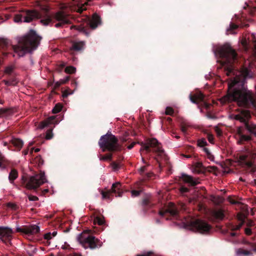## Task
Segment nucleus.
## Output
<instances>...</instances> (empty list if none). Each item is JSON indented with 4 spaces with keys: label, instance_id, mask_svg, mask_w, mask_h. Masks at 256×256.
Segmentation results:
<instances>
[{
    "label": "nucleus",
    "instance_id": "obj_64",
    "mask_svg": "<svg viewBox=\"0 0 256 256\" xmlns=\"http://www.w3.org/2000/svg\"><path fill=\"white\" fill-rule=\"evenodd\" d=\"M145 169H146L145 166H142L138 170H139L140 172L142 173L145 170Z\"/></svg>",
    "mask_w": 256,
    "mask_h": 256
},
{
    "label": "nucleus",
    "instance_id": "obj_60",
    "mask_svg": "<svg viewBox=\"0 0 256 256\" xmlns=\"http://www.w3.org/2000/svg\"><path fill=\"white\" fill-rule=\"evenodd\" d=\"M246 224L248 226H254V222L251 220H248Z\"/></svg>",
    "mask_w": 256,
    "mask_h": 256
},
{
    "label": "nucleus",
    "instance_id": "obj_1",
    "mask_svg": "<svg viewBox=\"0 0 256 256\" xmlns=\"http://www.w3.org/2000/svg\"><path fill=\"white\" fill-rule=\"evenodd\" d=\"M252 77V73L248 68H244L236 72V77L228 83L227 94L219 99L222 104L236 102L242 106L250 103L254 104L256 96L252 95L244 86L245 80Z\"/></svg>",
    "mask_w": 256,
    "mask_h": 256
},
{
    "label": "nucleus",
    "instance_id": "obj_59",
    "mask_svg": "<svg viewBox=\"0 0 256 256\" xmlns=\"http://www.w3.org/2000/svg\"><path fill=\"white\" fill-rule=\"evenodd\" d=\"M180 190L182 192H186L188 191V189L186 188L182 187Z\"/></svg>",
    "mask_w": 256,
    "mask_h": 256
},
{
    "label": "nucleus",
    "instance_id": "obj_10",
    "mask_svg": "<svg viewBox=\"0 0 256 256\" xmlns=\"http://www.w3.org/2000/svg\"><path fill=\"white\" fill-rule=\"evenodd\" d=\"M256 158V152H250L246 154L240 156L239 161L242 164H244L246 167L250 168L252 166L253 160Z\"/></svg>",
    "mask_w": 256,
    "mask_h": 256
},
{
    "label": "nucleus",
    "instance_id": "obj_50",
    "mask_svg": "<svg viewBox=\"0 0 256 256\" xmlns=\"http://www.w3.org/2000/svg\"><path fill=\"white\" fill-rule=\"evenodd\" d=\"M208 140L210 143H212V144L214 143V136L212 134H208Z\"/></svg>",
    "mask_w": 256,
    "mask_h": 256
},
{
    "label": "nucleus",
    "instance_id": "obj_4",
    "mask_svg": "<svg viewBox=\"0 0 256 256\" xmlns=\"http://www.w3.org/2000/svg\"><path fill=\"white\" fill-rule=\"evenodd\" d=\"M98 144L104 152L106 150L110 151H116L120 148L117 138L114 135L110 134H106L102 136Z\"/></svg>",
    "mask_w": 256,
    "mask_h": 256
},
{
    "label": "nucleus",
    "instance_id": "obj_35",
    "mask_svg": "<svg viewBox=\"0 0 256 256\" xmlns=\"http://www.w3.org/2000/svg\"><path fill=\"white\" fill-rule=\"evenodd\" d=\"M110 192H112L110 190L106 192L102 191L101 194L102 195V199L109 198Z\"/></svg>",
    "mask_w": 256,
    "mask_h": 256
},
{
    "label": "nucleus",
    "instance_id": "obj_11",
    "mask_svg": "<svg viewBox=\"0 0 256 256\" xmlns=\"http://www.w3.org/2000/svg\"><path fill=\"white\" fill-rule=\"evenodd\" d=\"M87 2H82L81 0H72L68 4V7L71 10L76 11L79 13H82L86 10V6L88 5V1L91 0H87Z\"/></svg>",
    "mask_w": 256,
    "mask_h": 256
},
{
    "label": "nucleus",
    "instance_id": "obj_12",
    "mask_svg": "<svg viewBox=\"0 0 256 256\" xmlns=\"http://www.w3.org/2000/svg\"><path fill=\"white\" fill-rule=\"evenodd\" d=\"M16 232H21L26 235L34 234L38 233L40 231L38 226L34 224L29 226H23L22 227L16 226Z\"/></svg>",
    "mask_w": 256,
    "mask_h": 256
},
{
    "label": "nucleus",
    "instance_id": "obj_7",
    "mask_svg": "<svg viewBox=\"0 0 256 256\" xmlns=\"http://www.w3.org/2000/svg\"><path fill=\"white\" fill-rule=\"evenodd\" d=\"M47 182L44 172L31 176L26 184L28 189H36Z\"/></svg>",
    "mask_w": 256,
    "mask_h": 256
},
{
    "label": "nucleus",
    "instance_id": "obj_37",
    "mask_svg": "<svg viewBox=\"0 0 256 256\" xmlns=\"http://www.w3.org/2000/svg\"><path fill=\"white\" fill-rule=\"evenodd\" d=\"M52 22V19L50 17H48L45 19L42 20L40 22L44 26H47Z\"/></svg>",
    "mask_w": 256,
    "mask_h": 256
},
{
    "label": "nucleus",
    "instance_id": "obj_29",
    "mask_svg": "<svg viewBox=\"0 0 256 256\" xmlns=\"http://www.w3.org/2000/svg\"><path fill=\"white\" fill-rule=\"evenodd\" d=\"M70 80V77L67 76L62 79L58 81L55 83V86L58 87L60 85L66 83Z\"/></svg>",
    "mask_w": 256,
    "mask_h": 256
},
{
    "label": "nucleus",
    "instance_id": "obj_17",
    "mask_svg": "<svg viewBox=\"0 0 256 256\" xmlns=\"http://www.w3.org/2000/svg\"><path fill=\"white\" fill-rule=\"evenodd\" d=\"M204 96L201 92H197L190 96V98L193 103L198 104L203 100Z\"/></svg>",
    "mask_w": 256,
    "mask_h": 256
},
{
    "label": "nucleus",
    "instance_id": "obj_3",
    "mask_svg": "<svg viewBox=\"0 0 256 256\" xmlns=\"http://www.w3.org/2000/svg\"><path fill=\"white\" fill-rule=\"evenodd\" d=\"M77 240L85 249L98 248L102 245V242L100 240L90 234L86 231L80 234L78 236Z\"/></svg>",
    "mask_w": 256,
    "mask_h": 256
},
{
    "label": "nucleus",
    "instance_id": "obj_9",
    "mask_svg": "<svg viewBox=\"0 0 256 256\" xmlns=\"http://www.w3.org/2000/svg\"><path fill=\"white\" fill-rule=\"evenodd\" d=\"M141 146L140 152L146 150V152H149L150 151V148H154V152H158L160 154L164 152L160 144L156 138L148 140L146 142H142Z\"/></svg>",
    "mask_w": 256,
    "mask_h": 256
},
{
    "label": "nucleus",
    "instance_id": "obj_6",
    "mask_svg": "<svg viewBox=\"0 0 256 256\" xmlns=\"http://www.w3.org/2000/svg\"><path fill=\"white\" fill-rule=\"evenodd\" d=\"M185 228L188 230L197 231L202 234L208 232L210 228L209 224L199 220L190 222L186 225Z\"/></svg>",
    "mask_w": 256,
    "mask_h": 256
},
{
    "label": "nucleus",
    "instance_id": "obj_52",
    "mask_svg": "<svg viewBox=\"0 0 256 256\" xmlns=\"http://www.w3.org/2000/svg\"><path fill=\"white\" fill-rule=\"evenodd\" d=\"M232 72V69L231 67H228L227 68L226 74L228 76H229L230 75V74Z\"/></svg>",
    "mask_w": 256,
    "mask_h": 256
},
{
    "label": "nucleus",
    "instance_id": "obj_38",
    "mask_svg": "<svg viewBox=\"0 0 256 256\" xmlns=\"http://www.w3.org/2000/svg\"><path fill=\"white\" fill-rule=\"evenodd\" d=\"M244 128L242 127L238 128L236 130V133L238 138L240 136V135H243L244 133Z\"/></svg>",
    "mask_w": 256,
    "mask_h": 256
},
{
    "label": "nucleus",
    "instance_id": "obj_54",
    "mask_svg": "<svg viewBox=\"0 0 256 256\" xmlns=\"http://www.w3.org/2000/svg\"><path fill=\"white\" fill-rule=\"evenodd\" d=\"M7 206L8 207H10V208H12L13 209H15L16 208V204H14V203H12V202H8L7 204Z\"/></svg>",
    "mask_w": 256,
    "mask_h": 256
},
{
    "label": "nucleus",
    "instance_id": "obj_25",
    "mask_svg": "<svg viewBox=\"0 0 256 256\" xmlns=\"http://www.w3.org/2000/svg\"><path fill=\"white\" fill-rule=\"evenodd\" d=\"M210 199L216 204H219L224 201L223 198L218 196H212Z\"/></svg>",
    "mask_w": 256,
    "mask_h": 256
},
{
    "label": "nucleus",
    "instance_id": "obj_46",
    "mask_svg": "<svg viewBox=\"0 0 256 256\" xmlns=\"http://www.w3.org/2000/svg\"><path fill=\"white\" fill-rule=\"evenodd\" d=\"M28 198L30 201H36L38 200V198L34 196L30 195Z\"/></svg>",
    "mask_w": 256,
    "mask_h": 256
},
{
    "label": "nucleus",
    "instance_id": "obj_27",
    "mask_svg": "<svg viewBox=\"0 0 256 256\" xmlns=\"http://www.w3.org/2000/svg\"><path fill=\"white\" fill-rule=\"evenodd\" d=\"M246 126L247 130L251 133L256 135V125L254 124H248L246 123Z\"/></svg>",
    "mask_w": 256,
    "mask_h": 256
},
{
    "label": "nucleus",
    "instance_id": "obj_63",
    "mask_svg": "<svg viewBox=\"0 0 256 256\" xmlns=\"http://www.w3.org/2000/svg\"><path fill=\"white\" fill-rule=\"evenodd\" d=\"M78 30L80 31V32H83L86 35H88V34L86 32L84 29V28H80L78 29Z\"/></svg>",
    "mask_w": 256,
    "mask_h": 256
},
{
    "label": "nucleus",
    "instance_id": "obj_43",
    "mask_svg": "<svg viewBox=\"0 0 256 256\" xmlns=\"http://www.w3.org/2000/svg\"><path fill=\"white\" fill-rule=\"evenodd\" d=\"M112 155L111 154H108L104 156H102L100 158V160H110L112 158Z\"/></svg>",
    "mask_w": 256,
    "mask_h": 256
},
{
    "label": "nucleus",
    "instance_id": "obj_53",
    "mask_svg": "<svg viewBox=\"0 0 256 256\" xmlns=\"http://www.w3.org/2000/svg\"><path fill=\"white\" fill-rule=\"evenodd\" d=\"M240 254H244L245 256H248L250 254V252L248 250H242V251L240 252Z\"/></svg>",
    "mask_w": 256,
    "mask_h": 256
},
{
    "label": "nucleus",
    "instance_id": "obj_56",
    "mask_svg": "<svg viewBox=\"0 0 256 256\" xmlns=\"http://www.w3.org/2000/svg\"><path fill=\"white\" fill-rule=\"evenodd\" d=\"M152 253L150 252H144L140 254H138L136 256H150Z\"/></svg>",
    "mask_w": 256,
    "mask_h": 256
},
{
    "label": "nucleus",
    "instance_id": "obj_19",
    "mask_svg": "<svg viewBox=\"0 0 256 256\" xmlns=\"http://www.w3.org/2000/svg\"><path fill=\"white\" fill-rule=\"evenodd\" d=\"M13 231L10 228H5L0 230V234L2 236L9 238L12 236Z\"/></svg>",
    "mask_w": 256,
    "mask_h": 256
},
{
    "label": "nucleus",
    "instance_id": "obj_51",
    "mask_svg": "<svg viewBox=\"0 0 256 256\" xmlns=\"http://www.w3.org/2000/svg\"><path fill=\"white\" fill-rule=\"evenodd\" d=\"M131 193L132 196H136L139 195L140 191L134 190L131 192Z\"/></svg>",
    "mask_w": 256,
    "mask_h": 256
},
{
    "label": "nucleus",
    "instance_id": "obj_42",
    "mask_svg": "<svg viewBox=\"0 0 256 256\" xmlns=\"http://www.w3.org/2000/svg\"><path fill=\"white\" fill-rule=\"evenodd\" d=\"M53 136V134L52 132V130H48L46 135V138L47 140H50L51 139Z\"/></svg>",
    "mask_w": 256,
    "mask_h": 256
},
{
    "label": "nucleus",
    "instance_id": "obj_34",
    "mask_svg": "<svg viewBox=\"0 0 256 256\" xmlns=\"http://www.w3.org/2000/svg\"><path fill=\"white\" fill-rule=\"evenodd\" d=\"M62 105L60 104H56L52 109V112L54 114L59 112L62 109Z\"/></svg>",
    "mask_w": 256,
    "mask_h": 256
},
{
    "label": "nucleus",
    "instance_id": "obj_20",
    "mask_svg": "<svg viewBox=\"0 0 256 256\" xmlns=\"http://www.w3.org/2000/svg\"><path fill=\"white\" fill-rule=\"evenodd\" d=\"M84 42H74L71 50H80L84 48Z\"/></svg>",
    "mask_w": 256,
    "mask_h": 256
},
{
    "label": "nucleus",
    "instance_id": "obj_22",
    "mask_svg": "<svg viewBox=\"0 0 256 256\" xmlns=\"http://www.w3.org/2000/svg\"><path fill=\"white\" fill-rule=\"evenodd\" d=\"M12 142L14 146L19 150L22 148L24 144L23 142L20 139L16 138H12Z\"/></svg>",
    "mask_w": 256,
    "mask_h": 256
},
{
    "label": "nucleus",
    "instance_id": "obj_47",
    "mask_svg": "<svg viewBox=\"0 0 256 256\" xmlns=\"http://www.w3.org/2000/svg\"><path fill=\"white\" fill-rule=\"evenodd\" d=\"M52 236L50 232L46 233L44 235V238L46 240H50L52 238Z\"/></svg>",
    "mask_w": 256,
    "mask_h": 256
},
{
    "label": "nucleus",
    "instance_id": "obj_32",
    "mask_svg": "<svg viewBox=\"0 0 256 256\" xmlns=\"http://www.w3.org/2000/svg\"><path fill=\"white\" fill-rule=\"evenodd\" d=\"M121 184L120 182H116L112 185V189L110 190L112 192H116L120 190Z\"/></svg>",
    "mask_w": 256,
    "mask_h": 256
},
{
    "label": "nucleus",
    "instance_id": "obj_16",
    "mask_svg": "<svg viewBox=\"0 0 256 256\" xmlns=\"http://www.w3.org/2000/svg\"><path fill=\"white\" fill-rule=\"evenodd\" d=\"M100 23V16L98 14H94L93 15L92 20L90 22V26L92 29H94L97 28Z\"/></svg>",
    "mask_w": 256,
    "mask_h": 256
},
{
    "label": "nucleus",
    "instance_id": "obj_40",
    "mask_svg": "<svg viewBox=\"0 0 256 256\" xmlns=\"http://www.w3.org/2000/svg\"><path fill=\"white\" fill-rule=\"evenodd\" d=\"M174 110L171 107H167L166 109L165 114L172 116L174 114Z\"/></svg>",
    "mask_w": 256,
    "mask_h": 256
},
{
    "label": "nucleus",
    "instance_id": "obj_13",
    "mask_svg": "<svg viewBox=\"0 0 256 256\" xmlns=\"http://www.w3.org/2000/svg\"><path fill=\"white\" fill-rule=\"evenodd\" d=\"M232 116L234 119L238 120L240 122H246L250 118V112L248 110H242L238 114H233Z\"/></svg>",
    "mask_w": 256,
    "mask_h": 256
},
{
    "label": "nucleus",
    "instance_id": "obj_26",
    "mask_svg": "<svg viewBox=\"0 0 256 256\" xmlns=\"http://www.w3.org/2000/svg\"><path fill=\"white\" fill-rule=\"evenodd\" d=\"M55 119V116H52L50 118H48V119H46V120L42 122V126L41 128H44L45 126H46L49 124H52V121Z\"/></svg>",
    "mask_w": 256,
    "mask_h": 256
},
{
    "label": "nucleus",
    "instance_id": "obj_14",
    "mask_svg": "<svg viewBox=\"0 0 256 256\" xmlns=\"http://www.w3.org/2000/svg\"><path fill=\"white\" fill-rule=\"evenodd\" d=\"M40 14L36 10L27 12L26 16H24V22H30L34 19L39 18Z\"/></svg>",
    "mask_w": 256,
    "mask_h": 256
},
{
    "label": "nucleus",
    "instance_id": "obj_21",
    "mask_svg": "<svg viewBox=\"0 0 256 256\" xmlns=\"http://www.w3.org/2000/svg\"><path fill=\"white\" fill-rule=\"evenodd\" d=\"M169 212L172 215L174 216L177 214V210L174 208V204L172 203L169 204L168 209L164 212H160V214L164 216V213L166 212Z\"/></svg>",
    "mask_w": 256,
    "mask_h": 256
},
{
    "label": "nucleus",
    "instance_id": "obj_24",
    "mask_svg": "<svg viewBox=\"0 0 256 256\" xmlns=\"http://www.w3.org/2000/svg\"><path fill=\"white\" fill-rule=\"evenodd\" d=\"M94 224H98L100 226L103 225L105 224V220L103 216H96L94 219Z\"/></svg>",
    "mask_w": 256,
    "mask_h": 256
},
{
    "label": "nucleus",
    "instance_id": "obj_15",
    "mask_svg": "<svg viewBox=\"0 0 256 256\" xmlns=\"http://www.w3.org/2000/svg\"><path fill=\"white\" fill-rule=\"evenodd\" d=\"M182 178L183 181L188 183L190 186H195L199 183L198 180L194 179L192 176L187 174H182Z\"/></svg>",
    "mask_w": 256,
    "mask_h": 256
},
{
    "label": "nucleus",
    "instance_id": "obj_2",
    "mask_svg": "<svg viewBox=\"0 0 256 256\" xmlns=\"http://www.w3.org/2000/svg\"><path fill=\"white\" fill-rule=\"evenodd\" d=\"M41 38L34 30H31L28 34L19 38L18 45L13 46L12 48L18 57L23 56L35 50Z\"/></svg>",
    "mask_w": 256,
    "mask_h": 256
},
{
    "label": "nucleus",
    "instance_id": "obj_8",
    "mask_svg": "<svg viewBox=\"0 0 256 256\" xmlns=\"http://www.w3.org/2000/svg\"><path fill=\"white\" fill-rule=\"evenodd\" d=\"M47 182L44 172L31 176L26 184L28 189H36Z\"/></svg>",
    "mask_w": 256,
    "mask_h": 256
},
{
    "label": "nucleus",
    "instance_id": "obj_23",
    "mask_svg": "<svg viewBox=\"0 0 256 256\" xmlns=\"http://www.w3.org/2000/svg\"><path fill=\"white\" fill-rule=\"evenodd\" d=\"M18 173L16 170H12L10 172L8 176L9 180L11 183H13L14 181L18 178Z\"/></svg>",
    "mask_w": 256,
    "mask_h": 256
},
{
    "label": "nucleus",
    "instance_id": "obj_57",
    "mask_svg": "<svg viewBox=\"0 0 256 256\" xmlns=\"http://www.w3.org/2000/svg\"><path fill=\"white\" fill-rule=\"evenodd\" d=\"M186 130H187L186 126H184V125L182 126L181 130L182 131V132H184V134H186Z\"/></svg>",
    "mask_w": 256,
    "mask_h": 256
},
{
    "label": "nucleus",
    "instance_id": "obj_5",
    "mask_svg": "<svg viewBox=\"0 0 256 256\" xmlns=\"http://www.w3.org/2000/svg\"><path fill=\"white\" fill-rule=\"evenodd\" d=\"M218 52L220 57L225 59L224 62L231 63L236 58L234 50L228 44L220 46L218 49Z\"/></svg>",
    "mask_w": 256,
    "mask_h": 256
},
{
    "label": "nucleus",
    "instance_id": "obj_58",
    "mask_svg": "<svg viewBox=\"0 0 256 256\" xmlns=\"http://www.w3.org/2000/svg\"><path fill=\"white\" fill-rule=\"evenodd\" d=\"M245 232L247 235H250L252 233V230L250 228H246L245 229Z\"/></svg>",
    "mask_w": 256,
    "mask_h": 256
},
{
    "label": "nucleus",
    "instance_id": "obj_31",
    "mask_svg": "<svg viewBox=\"0 0 256 256\" xmlns=\"http://www.w3.org/2000/svg\"><path fill=\"white\" fill-rule=\"evenodd\" d=\"M194 168L192 172L194 173L199 174L200 172V169L202 166V164L200 162H198L194 164Z\"/></svg>",
    "mask_w": 256,
    "mask_h": 256
},
{
    "label": "nucleus",
    "instance_id": "obj_48",
    "mask_svg": "<svg viewBox=\"0 0 256 256\" xmlns=\"http://www.w3.org/2000/svg\"><path fill=\"white\" fill-rule=\"evenodd\" d=\"M6 44H7L6 40L3 39V38L0 39V46L4 47V46H6Z\"/></svg>",
    "mask_w": 256,
    "mask_h": 256
},
{
    "label": "nucleus",
    "instance_id": "obj_44",
    "mask_svg": "<svg viewBox=\"0 0 256 256\" xmlns=\"http://www.w3.org/2000/svg\"><path fill=\"white\" fill-rule=\"evenodd\" d=\"M111 167L113 170H116L119 168L120 166L117 164L113 162L111 164Z\"/></svg>",
    "mask_w": 256,
    "mask_h": 256
},
{
    "label": "nucleus",
    "instance_id": "obj_30",
    "mask_svg": "<svg viewBox=\"0 0 256 256\" xmlns=\"http://www.w3.org/2000/svg\"><path fill=\"white\" fill-rule=\"evenodd\" d=\"M238 138V143L241 144H242L244 142L250 140V137L244 134L243 135H240V136Z\"/></svg>",
    "mask_w": 256,
    "mask_h": 256
},
{
    "label": "nucleus",
    "instance_id": "obj_62",
    "mask_svg": "<svg viewBox=\"0 0 256 256\" xmlns=\"http://www.w3.org/2000/svg\"><path fill=\"white\" fill-rule=\"evenodd\" d=\"M242 224H243L242 222H240V224L236 226V227L234 228V230H236L240 229L241 228V226H242Z\"/></svg>",
    "mask_w": 256,
    "mask_h": 256
},
{
    "label": "nucleus",
    "instance_id": "obj_45",
    "mask_svg": "<svg viewBox=\"0 0 256 256\" xmlns=\"http://www.w3.org/2000/svg\"><path fill=\"white\" fill-rule=\"evenodd\" d=\"M238 219L242 222H242V223L244 222V220L245 219V216L244 214H239L238 215Z\"/></svg>",
    "mask_w": 256,
    "mask_h": 256
},
{
    "label": "nucleus",
    "instance_id": "obj_28",
    "mask_svg": "<svg viewBox=\"0 0 256 256\" xmlns=\"http://www.w3.org/2000/svg\"><path fill=\"white\" fill-rule=\"evenodd\" d=\"M213 216L218 220H222L224 216V212L222 210L214 212Z\"/></svg>",
    "mask_w": 256,
    "mask_h": 256
},
{
    "label": "nucleus",
    "instance_id": "obj_49",
    "mask_svg": "<svg viewBox=\"0 0 256 256\" xmlns=\"http://www.w3.org/2000/svg\"><path fill=\"white\" fill-rule=\"evenodd\" d=\"M214 130L218 136H220L222 134V130L218 126H216Z\"/></svg>",
    "mask_w": 256,
    "mask_h": 256
},
{
    "label": "nucleus",
    "instance_id": "obj_55",
    "mask_svg": "<svg viewBox=\"0 0 256 256\" xmlns=\"http://www.w3.org/2000/svg\"><path fill=\"white\" fill-rule=\"evenodd\" d=\"M67 24L66 23H63L62 22H59L58 23H57V24H55V26L56 28H59V27L62 26H64V24Z\"/></svg>",
    "mask_w": 256,
    "mask_h": 256
},
{
    "label": "nucleus",
    "instance_id": "obj_33",
    "mask_svg": "<svg viewBox=\"0 0 256 256\" xmlns=\"http://www.w3.org/2000/svg\"><path fill=\"white\" fill-rule=\"evenodd\" d=\"M64 71L68 74H73L76 72V68L72 66H69L66 68Z\"/></svg>",
    "mask_w": 256,
    "mask_h": 256
},
{
    "label": "nucleus",
    "instance_id": "obj_61",
    "mask_svg": "<svg viewBox=\"0 0 256 256\" xmlns=\"http://www.w3.org/2000/svg\"><path fill=\"white\" fill-rule=\"evenodd\" d=\"M136 144V142H133L130 144L128 146V148L129 150L132 148Z\"/></svg>",
    "mask_w": 256,
    "mask_h": 256
},
{
    "label": "nucleus",
    "instance_id": "obj_39",
    "mask_svg": "<svg viewBox=\"0 0 256 256\" xmlns=\"http://www.w3.org/2000/svg\"><path fill=\"white\" fill-rule=\"evenodd\" d=\"M14 20L16 22H24V16L21 14H17L14 16Z\"/></svg>",
    "mask_w": 256,
    "mask_h": 256
},
{
    "label": "nucleus",
    "instance_id": "obj_41",
    "mask_svg": "<svg viewBox=\"0 0 256 256\" xmlns=\"http://www.w3.org/2000/svg\"><path fill=\"white\" fill-rule=\"evenodd\" d=\"M206 144V142L204 139L199 140L198 141V145L200 147H204Z\"/></svg>",
    "mask_w": 256,
    "mask_h": 256
},
{
    "label": "nucleus",
    "instance_id": "obj_18",
    "mask_svg": "<svg viewBox=\"0 0 256 256\" xmlns=\"http://www.w3.org/2000/svg\"><path fill=\"white\" fill-rule=\"evenodd\" d=\"M54 18L56 20L62 22L63 23L68 24L70 22V20L68 19L66 16L62 12H57L54 16Z\"/></svg>",
    "mask_w": 256,
    "mask_h": 256
},
{
    "label": "nucleus",
    "instance_id": "obj_36",
    "mask_svg": "<svg viewBox=\"0 0 256 256\" xmlns=\"http://www.w3.org/2000/svg\"><path fill=\"white\" fill-rule=\"evenodd\" d=\"M14 68V66L13 65H10L7 66L4 70V72L7 74H10Z\"/></svg>",
    "mask_w": 256,
    "mask_h": 256
}]
</instances>
